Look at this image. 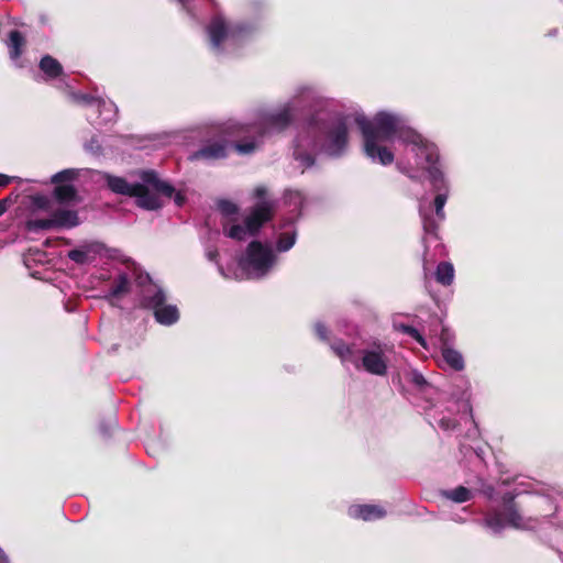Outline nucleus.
I'll return each instance as SVG.
<instances>
[{
	"label": "nucleus",
	"mask_w": 563,
	"mask_h": 563,
	"mask_svg": "<svg viewBox=\"0 0 563 563\" xmlns=\"http://www.w3.org/2000/svg\"><path fill=\"white\" fill-rule=\"evenodd\" d=\"M308 133L313 136L312 148L320 147L330 156H341L349 143V129L343 119L322 124L310 122Z\"/></svg>",
	"instance_id": "obj_1"
},
{
	"label": "nucleus",
	"mask_w": 563,
	"mask_h": 563,
	"mask_svg": "<svg viewBox=\"0 0 563 563\" xmlns=\"http://www.w3.org/2000/svg\"><path fill=\"white\" fill-rule=\"evenodd\" d=\"M485 526L495 533L501 532L505 526L520 529L523 526V519L520 507L515 500V496L506 493L501 498V506L488 510L484 517Z\"/></svg>",
	"instance_id": "obj_2"
},
{
	"label": "nucleus",
	"mask_w": 563,
	"mask_h": 563,
	"mask_svg": "<svg viewBox=\"0 0 563 563\" xmlns=\"http://www.w3.org/2000/svg\"><path fill=\"white\" fill-rule=\"evenodd\" d=\"M207 32L212 48L220 51L227 40L239 41L250 32V27L241 22H228L218 14L211 19Z\"/></svg>",
	"instance_id": "obj_3"
},
{
	"label": "nucleus",
	"mask_w": 563,
	"mask_h": 563,
	"mask_svg": "<svg viewBox=\"0 0 563 563\" xmlns=\"http://www.w3.org/2000/svg\"><path fill=\"white\" fill-rule=\"evenodd\" d=\"M273 263V251L260 241H252L247 245L245 257L240 262V265L243 269H253L260 275H265Z\"/></svg>",
	"instance_id": "obj_4"
},
{
	"label": "nucleus",
	"mask_w": 563,
	"mask_h": 563,
	"mask_svg": "<svg viewBox=\"0 0 563 563\" xmlns=\"http://www.w3.org/2000/svg\"><path fill=\"white\" fill-rule=\"evenodd\" d=\"M361 121L367 122L375 140H380L382 142L391 140L399 130L397 118L386 112L377 113L373 120H368L364 115H357L355 118V123L362 132Z\"/></svg>",
	"instance_id": "obj_5"
},
{
	"label": "nucleus",
	"mask_w": 563,
	"mask_h": 563,
	"mask_svg": "<svg viewBox=\"0 0 563 563\" xmlns=\"http://www.w3.org/2000/svg\"><path fill=\"white\" fill-rule=\"evenodd\" d=\"M361 124L365 155L373 162H378L382 165H390L395 158L394 153L386 146L380 145V143H383L380 140H375L367 122L361 121Z\"/></svg>",
	"instance_id": "obj_6"
},
{
	"label": "nucleus",
	"mask_w": 563,
	"mask_h": 563,
	"mask_svg": "<svg viewBox=\"0 0 563 563\" xmlns=\"http://www.w3.org/2000/svg\"><path fill=\"white\" fill-rule=\"evenodd\" d=\"M275 208L276 202L273 200L260 201L252 208L244 221L250 235H256L261 228L274 218Z\"/></svg>",
	"instance_id": "obj_7"
},
{
	"label": "nucleus",
	"mask_w": 563,
	"mask_h": 563,
	"mask_svg": "<svg viewBox=\"0 0 563 563\" xmlns=\"http://www.w3.org/2000/svg\"><path fill=\"white\" fill-rule=\"evenodd\" d=\"M295 119V109L289 103L278 110L266 113L263 118L264 128L268 131H285Z\"/></svg>",
	"instance_id": "obj_8"
},
{
	"label": "nucleus",
	"mask_w": 563,
	"mask_h": 563,
	"mask_svg": "<svg viewBox=\"0 0 563 563\" xmlns=\"http://www.w3.org/2000/svg\"><path fill=\"white\" fill-rule=\"evenodd\" d=\"M416 155L426 161L427 170L433 185L437 186L438 183H442L443 174L438 166L439 152L437 146L426 141L418 150H416Z\"/></svg>",
	"instance_id": "obj_9"
},
{
	"label": "nucleus",
	"mask_w": 563,
	"mask_h": 563,
	"mask_svg": "<svg viewBox=\"0 0 563 563\" xmlns=\"http://www.w3.org/2000/svg\"><path fill=\"white\" fill-rule=\"evenodd\" d=\"M141 178L145 184L151 185L157 192L167 198H174V201L178 207H181L185 203V196L179 191L175 192V188L170 184L161 180L154 170L143 172Z\"/></svg>",
	"instance_id": "obj_10"
},
{
	"label": "nucleus",
	"mask_w": 563,
	"mask_h": 563,
	"mask_svg": "<svg viewBox=\"0 0 563 563\" xmlns=\"http://www.w3.org/2000/svg\"><path fill=\"white\" fill-rule=\"evenodd\" d=\"M362 353V365L367 373L377 376L387 374V361L382 351L364 350Z\"/></svg>",
	"instance_id": "obj_11"
},
{
	"label": "nucleus",
	"mask_w": 563,
	"mask_h": 563,
	"mask_svg": "<svg viewBox=\"0 0 563 563\" xmlns=\"http://www.w3.org/2000/svg\"><path fill=\"white\" fill-rule=\"evenodd\" d=\"M136 198V206L144 210H158L163 207L159 197L148 190L146 185L136 183V189L132 192Z\"/></svg>",
	"instance_id": "obj_12"
},
{
	"label": "nucleus",
	"mask_w": 563,
	"mask_h": 563,
	"mask_svg": "<svg viewBox=\"0 0 563 563\" xmlns=\"http://www.w3.org/2000/svg\"><path fill=\"white\" fill-rule=\"evenodd\" d=\"M228 156L227 144L222 142H213L203 145L198 151L192 153L190 158L192 161L206 159V161H216L222 159Z\"/></svg>",
	"instance_id": "obj_13"
},
{
	"label": "nucleus",
	"mask_w": 563,
	"mask_h": 563,
	"mask_svg": "<svg viewBox=\"0 0 563 563\" xmlns=\"http://www.w3.org/2000/svg\"><path fill=\"white\" fill-rule=\"evenodd\" d=\"M352 518L362 519L364 521H373L382 519L386 516V510L378 505H354L349 509Z\"/></svg>",
	"instance_id": "obj_14"
},
{
	"label": "nucleus",
	"mask_w": 563,
	"mask_h": 563,
	"mask_svg": "<svg viewBox=\"0 0 563 563\" xmlns=\"http://www.w3.org/2000/svg\"><path fill=\"white\" fill-rule=\"evenodd\" d=\"M107 187L114 194L132 197V192L136 189V184H130L124 177L111 174L104 175Z\"/></svg>",
	"instance_id": "obj_15"
},
{
	"label": "nucleus",
	"mask_w": 563,
	"mask_h": 563,
	"mask_svg": "<svg viewBox=\"0 0 563 563\" xmlns=\"http://www.w3.org/2000/svg\"><path fill=\"white\" fill-rule=\"evenodd\" d=\"M40 70L47 79H57L64 74L62 64L51 55H44L38 63Z\"/></svg>",
	"instance_id": "obj_16"
},
{
	"label": "nucleus",
	"mask_w": 563,
	"mask_h": 563,
	"mask_svg": "<svg viewBox=\"0 0 563 563\" xmlns=\"http://www.w3.org/2000/svg\"><path fill=\"white\" fill-rule=\"evenodd\" d=\"M52 214L56 229H71L79 224L78 212L75 210L57 209Z\"/></svg>",
	"instance_id": "obj_17"
},
{
	"label": "nucleus",
	"mask_w": 563,
	"mask_h": 563,
	"mask_svg": "<svg viewBox=\"0 0 563 563\" xmlns=\"http://www.w3.org/2000/svg\"><path fill=\"white\" fill-rule=\"evenodd\" d=\"M441 351L443 360L452 369L456 372L464 369V358L459 351L450 347L446 342H443Z\"/></svg>",
	"instance_id": "obj_18"
},
{
	"label": "nucleus",
	"mask_w": 563,
	"mask_h": 563,
	"mask_svg": "<svg viewBox=\"0 0 563 563\" xmlns=\"http://www.w3.org/2000/svg\"><path fill=\"white\" fill-rule=\"evenodd\" d=\"M155 320L163 325H170L178 321L179 312L176 306L164 305L154 312Z\"/></svg>",
	"instance_id": "obj_19"
},
{
	"label": "nucleus",
	"mask_w": 563,
	"mask_h": 563,
	"mask_svg": "<svg viewBox=\"0 0 563 563\" xmlns=\"http://www.w3.org/2000/svg\"><path fill=\"white\" fill-rule=\"evenodd\" d=\"M131 285L129 277L125 273L120 274L118 278L112 284L109 294L106 296L107 299H119L122 296L130 292Z\"/></svg>",
	"instance_id": "obj_20"
},
{
	"label": "nucleus",
	"mask_w": 563,
	"mask_h": 563,
	"mask_svg": "<svg viewBox=\"0 0 563 563\" xmlns=\"http://www.w3.org/2000/svg\"><path fill=\"white\" fill-rule=\"evenodd\" d=\"M25 44L26 41L23 34L19 30H12L9 33L8 42L10 57L18 59L22 55Z\"/></svg>",
	"instance_id": "obj_21"
},
{
	"label": "nucleus",
	"mask_w": 563,
	"mask_h": 563,
	"mask_svg": "<svg viewBox=\"0 0 563 563\" xmlns=\"http://www.w3.org/2000/svg\"><path fill=\"white\" fill-rule=\"evenodd\" d=\"M58 203H68L78 200L77 189L70 184L56 185L53 191Z\"/></svg>",
	"instance_id": "obj_22"
},
{
	"label": "nucleus",
	"mask_w": 563,
	"mask_h": 563,
	"mask_svg": "<svg viewBox=\"0 0 563 563\" xmlns=\"http://www.w3.org/2000/svg\"><path fill=\"white\" fill-rule=\"evenodd\" d=\"M68 258L78 265L91 263L96 258V252L91 246L70 250L67 254Z\"/></svg>",
	"instance_id": "obj_23"
},
{
	"label": "nucleus",
	"mask_w": 563,
	"mask_h": 563,
	"mask_svg": "<svg viewBox=\"0 0 563 563\" xmlns=\"http://www.w3.org/2000/svg\"><path fill=\"white\" fill-rule=\"evenodd\" d=\"M435 279L443 286H450L454 280V267L449 262H440L435 271Z\"/></svg>",
	"instance_id": "obj_24"
},
{
	"label": "nucleus",
	"mask_w": 563,
	"mask_h": 563,
	"mask_svg": "<svg viewBox=\"0 0 563 563\" xmlns=\"http://www.w3.org/2000/svg\"><path fill=\"white\" fill-rule=\"evenodd\" d=\"M166 302V295L162 289H156L154 294H146L142 298V307L145 309L153 310L155 312L158 308L164 306Z\"/></svg>",
	"instance_id": "obj_25"
},
{
	"label": "nucleus",
	"mask_w": 563,
	"mask_h": 563,
	"mask_svg": "<svg viewBox=\"0 0 563 563\" xmlns=\"http://www.w3.org/2000/svg\"><path fill=\"white\" fill-rule=\"evenodd\" d=\"M398 137L406 144H411L415 150H418L427 140L412 129H400L398 130Z\"/></svg>",
	"instance_id": "obj_26"
},
{
	"label": "nucleus",
	"mask_w": 563,
	"mask_h": 563,
	"mask_svg": "<svg viewBox=\"0 0 563 563\" xmlns=\"http://www.w3.org/2000/svg\"><path fill=\"white\" fill-rule=\"evenodd\" d=\"M331 350L342 361H352L353 350L352 346L346 344L343 340H336L331 344Z\"/></svg>",
	"instance_id": "obj_27"
},
{
	"label": "nucleus",
	"mask_w": 563,
	"mask_h": 563,
	"mask_svg": "<svg viewBox=\"0 0 563 563\" xmlns=\"http://www.w3.org/2000/svg\"><path fill=\"white\" fill-rule=\"evenodd\" d=\"M443 495L454 501V503H465L467 500L471 499L472 497V493L468 488L464 487V486H457L456 488L454 489H451V490H445L443 493Z\"/></svg>",
	"instance_id": "obj_28"
},
{
	"label": "nucleus",
	"mask_w": 563,
	"mask_h": 563,
	"mask_svg": "<svg viewBox=\"0 0 563 563\" xmlns=\"http://www.w3.org/2000/svg\"><path fill=\"white\" fill-rule=\"evenodd\" d=\"M26 228L29 231L38 232L46 231L51 229H56L54 224L53 214L46 219H32L26 222Z\"/></svg>",
	"instance_id": "obj_29"
},
{
	"label": "nucleus",
	"mask_w": 563,
	"mask_h": 563,
	"mask_svg": "<svg viewBox=\"0 0 563 563\" xmlns=\"http://www.w3.org/2000/svg\"><path fill=\"white\" fill-rule=\"evenodd\" d=\"M294 158L300 162L306 168L313 166L316 163L314 156L311 153L302 150L299 143L295 146Z\"/></svg>",
	"instance_id": "obj_30"
},
{
	"label": "nucleus",
	"mask_w": 563,
	"mask_h": 563,
	"mask_svg": "<svg viewBox=\"0 0 563 563\" xmlns=\"http://www.w3.org/2000/svg\"><path fill=\"white\" fill-rule=\"evenodd\" d=\"M295 240H296V233L292 232V233H289V232H284L279 235L278 238V241H277V249L278 251L280 252H286L288 250H290L294 244H295Z\"/></svg>",
	"instance_id": "obj_31"
},
{
	"label": "nucleus",
	"mask_w": 563,
	"mask_h": 563,
	"mask_svg": "<svg viewBox=\"0 0 563 563\" xmlns=\"http://www.w3.org/2000/svg\"><path fill=\"white\" fill-rule=\"evenodd\" d=\"M78 176V172L75 169H64L58 172L52 177V183L56 185L66 184L76 179Z\"/></svg>",
	"instance_id": "obj_32"
},
{
	"label": "nucleus",
	"mask_w": 563,
	"mask_h": 563,
	"mask_svg": "<svg viewBox=\"0 0 563 563\" xmlns=\"http://www.w3.org/2000/svg\"><path fill=\"white\" fill-rule=\"evenodd\" d=\"M400 331L404 333V334H407L409 335L410 338H412L416 342H418L422 347H427V341L426 339L421 335V333L412 325H409V324H400L399 327Z\"/></svg>",
	"instance_id": "obj_33"
},
{
	"label": "nucleus",
	"mask_w": 563,
	"mask_h": 563,
	"mask_svg": "<svg viewBox=\"0 0 563 563\" xmlns=\"http://www.w3.org/2000/svg\"><path fill=\"white\" fill-rule=\"evenodd\" d=\"M249 132H250L249 125L239 124V123L229 124L224 129L225 134H228L230 136H236V137L245 136Z\"/></svg>",
	"instance_id": "obj_34"
},
{
	"label": "nucleus",
	"mask_w": 563,
	"mask_h": 563,
	"mask_svg": "<svg viewBox=\"0 0 563 563\" xmlns=\"http://www.w3.org/2000/svg\"><path fill=\"white\" fill-rule=\"evenodd\" d=\"M233 146L239 154L247 155L252 154L256 150L257 145L254 140H250L245 142H235Z\"/></svg>",
	"instance_id": "obj_35"
},
{
	"label": "nucleus",
	"mask_w": 563,
	"mask_h": 563,
	"mask_svg": "<svg viewBox=\"0 0 563 563\" xmlns=\"http://www.w3.org/2000/svg\"><path fill=\"white\" fill-rule=\"evenodd\" d=\"M246 233L247 230H246V227L244 225H241V224H233L229 231L227 232V235L231 239H234V240H238V241H242L245 239L246 236Z\"/></svg>",
	"instance_id": "obj_36"
},
{
	"label": "nucleus",
	"mask_w": 563,
	"mask_h": 563,
	"mask_svg": "<svg viewBox=\"0 0 563 563\" xmlns=\"http://www.w3.org/2000/svg\"><path fill=\"white\" fill-rule=\"evenodd\" d=\"M218 209L224 216H232L238 212V206L230 200L222 199L218 202Z\"/></svg>",
	"instance_id": "obj_37"
},
{
	"label": "nucleus",
	"mask_w": 563,
	"mask_h": 563,
	"mask_svg": "<svg viewBox=\"0 0 563 563\" xmlns=\"http://www.w3.org/2000/svg\"><path fill=\"white\" fill-rule=\"evenodd\" d=\"M445 202H446V195L439 194L435 196L433 203H434L435 213L440 219H444L443 208H444Z\"/></svg>",
	"instance_id": "obj_38"
},
{
	"label": "nucleus",
	"mask_w": 563,
	"mask_h": 563,
	"mask_svg": "<svg viewBox=\"0 0 563 563\" xmlns=\"http://www.w3.org/2000/svg\"><path fill=\"white\" fill-rule=\"evenodd\" d=\"M438 426L444 431H451L457 428L459 423L455 419L450 417H442L438 421Z\"/></svg>",
	"instance_id": "obj_39"
},
{
	"label": "nucleus",
	"mask_w": 563,
	"mask_h": 563,
	"mask_svg": "<svg viewBox=\"0 0 563 563\" xmlns=\"http://www.w3.org/2000/svg\"><path fill=\"white\" fill-rule=\"evenodd\" d=\"M314 333L322 341H328L329 340L328 328L323 323H321V322H318V323L314 324Z\"/></svg>",
	"instance_id": "obj_40"
},
{
	"label": "nucleus",
	"mask_w": 563,
	"mask_h": 563,
	"mask_svg": "<svg viewBox=\"0 0 563 563\" xmlns=\"http://www.w3.org/2000/svg\"><path fill=\"white\" fill-rule=\"evenodd\" d=\"M411 382L419 388H423L428 384L423 375L418 372L412 373Z\"/></svg>",
	"instance_id": "obj_41"
},
{
	"label": "nucleus",
	"mask_w": 563,
	"mask_h": 563,
	"mask_svg": "<svg viewBox=\"0 0 563 563\" xmlns=\"http://www.w3.org/2000/svg\"><path fill=\"white\" fill-rule=\"evenodd\" d=\"M267 194V190L264 186H257L255 189H254V192H253V196L261 200V201H264L265 199V196Z\"/></svg>",
	"instance_id": "obj_42"
},
{
	"label": "nucleus",
	"mask_w": 563,
	"mask_h": 563,
	"mask_svg": "<svg viewBox=\"0 0 563 563\" xmlns=\"http://www.w3.org/2000/svg\"><path fill=\"white\" fill-rule=\"evenodd\" d=\"M75 100L78 102L89 104L93 101V98L89 95H77L75 96Z\"/></svg>",
	"instance_id": "obj_43"
},
{
	"label": "nucleus",
	"mask_w": 563,
	"mask_h": 563,
	"mask_svg": "<svg viewBox=\"0 0 563 563\" xmlns=\"http://www.w3.org/2000/svg\"><path fill=\"white\" fill-rule=\"evenodd\" d=\"M10 203H11L10 198H4V199L0 200V217L7 211Z\"/></svg>",
	"instance_id": "obj_44"
},
{
	"label": "nucleus",
	"mask_w": 563,
	"mask_h": 563,
	"mask_svg": "<svg viewBox=\"0 0 563 563\" xmlns=\"http://www.w3.org/2000/svg\"><path fill=\"white\" fill-rule=\"evenodd\" d=\"M12 178L8 175L0 174V187H5L11 183Z\"/></svg>",
	"instance_id": "obj_45"
},
{
	"label": "nucleus",
	"mask_w": 563,
	"mask_h": 563,
	"mask_svg": "<svg viewBox=\"0 0 563 563\" xmlns=\"http://www.w3.org/2000/svg\"><path fill=\"white\" fill-rule=\"evenodd\" d=\"M207 255L210 261H217L219 257V252L217 250L209 251Z\"/></svg>",
	"instance_id": "obj_46"
},
{
	"label": "nucleus",
	"mask_w": 563,
	"mask_h": 563,
	"mask_svg": "<svg viewBox=\"0 0 563 563\" xmlns=\"http://www.w3.org/2000/svg\"><path fill=\"white\" fill-rule=\"evenodd\" d=\"M0 563H8V556L3 552V550L0 548Z\"/></svg>",
	"instance_id": "obj_47"
},
{
	"label": "nucleus",
	"mask_w": 563,
	"mask_h": 563,
	"mask_svg": "<svg viewBox=\"0 0 563 563\" xmlns=\"http://www.w3.org/2000/svg\"><path fill=\"white\" fill-rule=\"evenodd\" d=\"M429 225H431V222L428 220H424V229L426 231H430Z\"/></svg>",
	"instance_id": "obj_48"
},
{
	"label": "nucleus",
	"mask_w": 563,
	"mask_h": 563,
	"mask_svg": "<svg viewBox=\"0 0 563 563\" xmlns=\"http://www.w3.org/2000/svg\"><path fill=\"white\" fill-rule=\"evenodd\" d=\"M42 200H43L42 198L36 199V202H37V205H38L40 207H43V206H44V205L41 202Z\"/></svg>",
	"instance_id": "obj_49"
}]
</instances>
